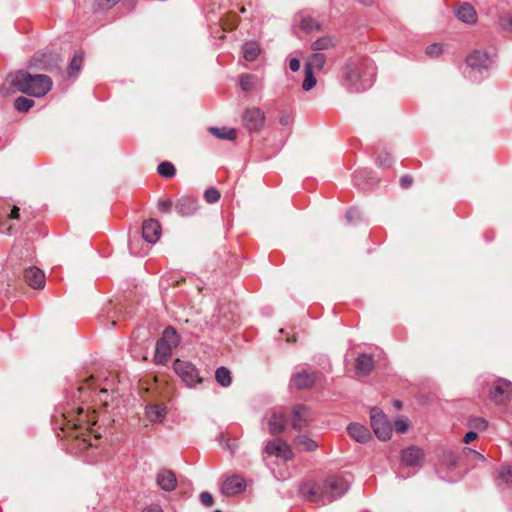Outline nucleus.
Listing matches in <instances>:
<instances>
[{
	"label": "nucleus",
	"instance_id": "nucleus-1",
	"mask_svg": "<svg viewBox=\"0 0 512 512\" xmlns=\"http://www.w3.org/2000/svg\"><path fill=\"white\" fill-rule=\"evenodd\" d=\"M82 406L76 408L77 419L70 412H63L59 419L55 417V425L64 432V437L72 438L75 441V447L79 451H85L94 446L92 443V428L96 424L95 411L88 413Z\"/></svg>",
	"mask_w": 512,
	"mask_h": 512
},
{
	"label": "nucleus",
	"instance_id": "nucleus-2",
	"mask_svg": "<svg viewBox=\"0 0 512 512\" xmlns=\"http://www.w3.org/2000/svg\"><path fill=\"white\" fill-rule=\"evenodd\" d=\"M376 67L366 57L350 58L342 69L343 85L356 93L368 89L374 82Z\"/></svg>",
	"mask_w": 512,
	"mask_h": 512
},
{
	"label": "nucleus",
	"instance_id": "nucleus-3",
	"mask_svg": "<svg viewBox=\"0 0 512 512\" xmlns=\"http://www.w3.org/2000/svg\"><path fill=\"white\" fill-rule=\"evenodd\" d=\"M348 488L349 484L343 477L329 476L321 485H304L301 492L308 501L325 505L343 496Z\"/></svg>",
	"mask_w": 512,
	"mask_h": 512
},
{
	"label": "nucleus",
	"instance_id": "nucleus-4",
	"mask_svg": "<svg viewBox=\"0 0 512 512\" xmlns=\"http://www.w3.org/2000/svg\"><path fill=\"white\" fill-rule=\"evenodd\" d=\"M10 77L13 87L30 96L42 97L52 88V81L47 75H32L26 71H18Z\"/></svg>",
	"mask_w": 512,
	"mask_h": 512
},
{
	"label": "nucleus",
	"instance_id": "nucleus-5",
	"mask_svg": "<svg viewBox=\"0 0 512 512\" xmlns=\"http://www.w3.org/2000/svg\"><path fill=\"white\" fill-rule=\"evenodd\" d=\"M173 370L188 388H195L204 380L200 376L198 368L189 361L176 359L173 363Z\"/></svg>",
	"mask_w": 512,
	"mask_h": 512
},
{
	"label": "nucleus",
	"instance_id": "nucleus-6",
	"mask_svg": "<svg viewBox=\"0 0 512 512\" xmlns=\"http://www.w3.org/2000/svg\"><path fill=\"white\" fill-rule=\"evenodd\" d=\"M370 419L375 435L383 441L390 439L392 426L384 413L378 408H372L370 411Z\"/></svg>",
	"mask_w": 512,
	"mask_h": 512
},
{
	"label": "nucleus",
	"instance_id": "nucleus-7",
	"mask_svg": "<svg viewBox=\"0 0 512 512\" xmlns=\"http://www.w3.org/2000/svg\"><path fill=\"white\" fill-rule=\"evenodd\" d=\"M265 113L258 107L247 108L242 115V123L249 132L261 130L265 124Z\"/></svg>",
	"mask_w": 512,
	"mask_h": 512
},
{
	"label": "nucleus",
	"instance_id": "nucleus-8",
	"mask_svg": "<svg viewBox=\"0 0 512 512\" xmlns=\"http://www.w3.org/2000/svg\"><path fill=\"white\" fill-rule=\"evenodd\" d=\"M60 62V55L53 51L38 52L30 60L31 66L48 71L58 68Z\"/></svg>",
	"mask_w": 512,
	"mask_h": 512
},
{
	"label": "nucleus",
	"instance_id": "nucleus-9",
	"mask_svg": "<svg viewBox=\"0 0 512 512\" xmlns=\"http://www.w3.org/2000/svg\"><path fill=\"white\" fill-rule=\"evenodd\" d=\"M491 400L496 404L512 403V382L506 379H498L490 393Z\"/></svg>",
	"mask_w": 512,
	"mask_h": 512
},
{
	"label": "nucleus",
	"instance_id": "nucleus-10",
	"mask_svg": "<svg viewBox=\"0 0 512 512\" xmlns=\"http://www.w3.org/2000/svg\"><path fill=\"white\" fill-rule=\"evenodd\" d=\"M264 451L268 455L275 456L284 461L291 460L294 456L291 447L288 445V443L281 439H273L271 441H268Z\"/></svg>",
	"mask_w": 512,
	"mask_h": 512
},
{
	"label": "nucleus",
	"instance_id": "nucleus-11",
	"mask_svg": "<svg viewBox=\"0 0 512 512\" xmlns=\"http://www.w3.org/2000/svg\"><path fill=\"white\" fill-rule=\"evenodd\" d=\"M245 488V479L240 475H232L223 481L221 485V492L226 496H235L242 493Z\"/></svg>",
	"mask_w": 512,
	"mask_h": 512
},
{
	"label": "nucleus",
	"instance_id": "nucleus-12",
	"mask_svg": "<svg viewBox=\"0 0 512 512\" xmlns=\"http://www.w3.org/2000/svg\"><path fill=\"white\" fill-rule=\"evenodd\" d=\"M318 379V373L314 371L303 370L297 372L292 377V385L297 390H308L314 387Z\"/></svg>",
	"mask_w": 512,
	"mask_h": 512
},
{
	"label": "nucleus",
	"instance_id": "nucleus-13",
	"mask_svg": "<svg viewBox=\"0 0 512 512\" xmlns=\"http://www.w3.org/2000/svg\"><path fill=\"white\" fill-rule=\"evenodd\" d=\"M312 421L310 410L302 404L294 406L292 410V427L301 430L309 426Z\"/></svg>",
	"mask_w": 512,
	"mask_h": 512
},
{
	"label": "nucleus",
	"instance_id": "nucleus-14",
	"mask_svg": "<svg viewBox=\"0 0 512 512\" xmlns=\"http://www.w3.org/2000/svg\"><path fill=\"white\" fill-rule=\"evenodd\" d=\"M294 24L303 32H314L323 29V25L306 12H299L294 17Z\"/></svg>",
	"mask_w": 512,
	"mask_h": 512
},
{
	"label": "nucleus",
	"instance_id": "nucleus-15",
	"mask_svg": "<svg viewBox=\"0 0 512 512\" xmlns=\"http://www.w3.org/2000/svg\"><path fill=\"white\" fill-rule=\"evenodd\" d=\"M93 377H90L85 381L83 385H81L78 388V399L82 402L85 401L86 396L88 398L91 397L92 394H95L99 401L103 403V405H107V396H108V390L105 387L100 388V390L96 393L94 387L92 386Z\"/></svg>",
	"mask_w": 512,
	"mask_h": 512
},
{
	"label": "nucleus",
	"instance_id": "nucleus-16",
	"mask_svg": "<svg viewBox=\"0 0 512 512\" xmlns=\"http://www.w3.org/2000/svg\"><path fill=\"white\" fill-rule=\"evenodd\" d=\"M424 457V451L417 446L407 447L401 453V461L407 466H421Z\"/></svg>",
	"mask_w": 512,
	"mask_h": 512
},
{
	"label": "nucleus",
	"instance_id": "nucleus-17",
	"mask_svg": "<svg viewBox=\"0 0 512 512\" xmlns=\"http://www.w3.org/2000/svg\"><path fill=\"white\" fill-rule=\"evenodd\" d=\"M25 282L33 289H43L45 286V274L37 267H28L23 274Z\"/></svg>",
	"mask_w": 512,
	"mask_h": 512
},
{
	"label": "nucleus",
	"instance_id": "nucleus-18",
	"mask_svg": "<svg viewBox=\"0 0 512 512\" xmlns=\"http://www.w3.org/2000/svg\"><path fill=\"white\" fill-rule=\"evenodd\" d=\"M158 486L167 492L173 491L177 486V478L175 473L169 469H161L156 476Z\"/></svg>",
	"mask_w": 512,
	"mask_h": 512
},
{
	"label": "nucleus",
	"instance_id": "nucleus-19",
	"mask_svg": "<svg viewBox=\"0 0 512 512\" xmlns=\"http://www.w3.org/2000/svg\"><path fill=\"white\" fill-rule=\"evenodd\" d=\"M468 66L472 69H487L491 64V58L488 54L481 50H475L466 58Z\"/></svg>",
	"mask_w": 512,
	"mask_h": 512
},
{
	"label": "nucleus",
	"instance_id": "nucleus-20",
	"mask_svg": "<svg viewBox=\"0 0 512 512\" xmlns=\"http://www.w3.org/2000/svg\"><path fill=\"white\" fill-rule=\"evenodd\" d=\"M161 235L160 223L155 219L146 220L142 226V236L149 243H155Z\"/></svg>",
	"mask_w": 512,
	"mask_h": 512
},
{
	"label": "nucleus",
	"instance_id": "nucleus-21",
	"mask_svg": "<svg viewBox=\"0 0 512 512\" xmlns=\"http://www.w3.org/2000/svg\"><path fill=\"white\" fill-rule=\"evenodd\" d=\"M175 209L183 217L192 216L198 209L197 201L192 197L183 196L177 200Z\"/></svg>",
	"mask_w": 512,
	"mask_h": 512
},
{
	"label": "nucleus",
	"instance_id": "nucleus-22",
	"mask_svg": "<svg viewBox=\"0 0 512 512\" xmlns=\"http://www.w3.org/2000/svg\"><path fill=\"white\" fill-rule=\"evenodd\" d=\"M374 368V360L371 355L361 354L357 357L355 371L358 376H367Z\"/></svg>",
	"mask_w": 512,
	"mask_h": 512
},
{
	"label": "nucleus",
	"instance_id": "nucleus-23",
	"mask_svg": "<svg viewBox=\"0 0 512 512\" xmlns=\"http://www.w3.org/2000/svg\"><path fill=\"white\" fill-rule=\"evenodd\" d=\"M167 414L163 404H148L145 408V416L150 423L161 422Z\"/></svg>",
	"mask_w": 512,
	"mask_h": 512
},
{
	"label": "nucleus",
	"instance_id": "nucleus-24",
	"mask_svg": "<svg viewBox=\"0 0 512 512\" xmlns=\"http://www.w3.org/2000/svg\"><path fill=\"white\" fill-rule=\"evenodd\" d=\"M348 434L359 443H366L370 440L369 430L360 424L352 423L347 427Z\"/></svg>",
	"mask_w": 512,
	"mask_h": 512
},
{
	"label": "nucleus",
	"instance_id": "nucleus-25",
	"mask_svg": "<svg viewBox=\"0 0 512 512\" xmlns=\"http://www.w3.org/2000/svg\"><path fill=\"white\" fill-rule=\"evenodd\" d=\"M456 17L467 24L474 23L477 15L474 7L469 3L461 4L455 12Z\"/></svg>",
	"mask_w": 512,
	"mask_h": 512
},
{
	"label": "nucleus",
	"instance_id": "nucleus-26",
	"mask_svg": "<svg viewBox=\"0 0 512 512\" xmlns=\"http://www.w3.org/2000/svg\"><path fill=\"white\" fill-rule=\"evenodd\" d=\"M286 425V418L281 412H274L268 420L269 432L273 435L281 433Z\"/></svg>",
	"mask_w": 512,
	"mask_h": 512
},
{
	"label": "nucleus",
	"instance_id": "nucleus-27",
	"mask_svg": "<svg viewBox=\"0 0 512 512\" xmlns=\"http://www.w3.org/2000/svg\"><path fill=\"white\" fill-rule=\"evenodd\" d=\"M338 40L331 34H325L312 42L314 51L328 50L336 46Z\"/></svg>",
	"mask_w": 512,
	"mask_h": 512
},
{
	"label": "nucleus",
	"instance_id": "nucleus-28",
	"mask_svg": "<svg viewBox=\"0 0 512 512\" xmlns=\"http://www.w3.org/2000/svg\"><path fill=\"white\" fill-rule=\"evenodd\" d=\"M172 347L157 341L154 360L157 364L165 365L172 354Z\"/></svg>",
	"mask_w": 512,
	"mask_h": 512
},
{
	"label": "nucleus",
	"instance_id": "nucleus-29",
	"mask_svg": "<svg viewBox=\"0 0 512 512\" xmlns=\"http://www.w3.org/2000/svg\"><path fill=\"white\" fill-rule=\"evenodd\" d=\"M239 84L241 89L246 92L256 90L262 87L261 83L258 81L256 76L252 74L241 75L239 79Z\"/></svg>",
	"mask_w": 512,
	"mask_h": 512
},
{
	"label": "nucleus",
	"instance_id": "nucleus-30",
	"mask_svg": "<svg viewBox=\"0 0 512 512\" xmlns=\"http://www.w3.org/2000/svg\"><path fill=\"white\" fill-rule=\"evenodd\" d=\"M326 63V56L322 53H314L312 54L307 62L305 63V68H309L313 71H320L323 69L324 65Z\"/></svg>",
	"mask_w": 512,
	"mask_h": 512
},
{
	"label": "nucleus",
	"instance_id": "nucleus-31",
	"mask_svg": "<svg viewBox=\"0 0 512 512\" xmlns=\"http://www.w3.org/2000/svg\"><path fill=\"white\" fill-rule=\"evenodd\" d=\"M209 132L213 134L215 137L219 139H225V140H235L236 139V130L234 128H227V127H210Z\"/></svg>",
	"mask_w": 512,
	"mask_h": 512
},
{
	"label": "nucleus",
	"instance_id": "nucleus-32",
	"mask_svg": "<svg viewBox=\"0 0 512 512\" xmlns=\"http://www.w3.org/2000/svg\"><path fill=\"white\" fill-rule=\"evenodd\" d=\"M260 52V46L256 42H247L243 46V57L247 61H254Z\"/></svg>",
	"mask_w": 512,
	"mask_h": 512
},
{
	"label": "nucleus",
	"instance_id": "nucleus-33",
	"mask_svg": "<svg viewBox=\"0 0 512 512\" xmlns=\"http://www.w3.org/2000/svg\"><path fill=\"white\" fill-rule=\"evenodd\" d=\"M84 61V53L82 51H77L73 55L71 62L68 67L69 76L75 77L79 73L82 63Z\"/></svg>",
	"mask_w": 512,
	"mask_h": 512
},
{
	"label": "nucleus",
	"instance_id": "nucleus-34",
	"mask_svg": "<svg viewBox=\"0 0 512 512\" xmlns=\"http://www.w3.org/2000/svg\"><path fill=\"white\" fill-rule=\"evenodd\" d=\"M158 341L172 348L176 347L178 345V335L176 330L172 327L166 328L162 337Z\"/></svg>",
	"mask_w": 512,
	"mask_h": 512
},
{
	"label": "nucleus",
	"instance_id": "nucleus-35",
	"mask_svg": "<svg viewBox=\"0 0 512 512\" xmlns=\"http://www.w3.org/2000/svg\"><path fill=\"white\" fill-rule=\"evenodd\" d=\"M296 442L298 446H300L302 450L306 452L315 451L319 447L318 443L315 440L309 438L306 435L298 436Z\"/></svg>",
	"mask_w": 512,
	"mask_h": 512
},
{
	"label": "nucleus",
	"instance_id": "nucleus-36",
	"mask_svg": "<svg viewBox=\"0 0 512 512\" xmlns=\"http://www.w3.org/2000/svg\"><path fill=\"white\" fill-rule=\"evenodd\" d=\"M216 381L223 387L231 384V373L226 367H219L215 372Z\"/></svg>",
	"mask_w": 512,
	"mask_h": 512
},
{
	"label": "nucleus",
	"instance_id": "nucleus-37",
	"mask_svg": "<svg viewBox=\"0 0 512 512\" xmlns=\"http://www.w3.org/2000/svg\"><path fill=\"white\" fill-rule=\"evenodd\" d=\"M157 172L165 178H171L175 175L176 169L171 162H161L157 167Z\"/></svg>",
	"mask_w": 512,
	"mask_h": 512
},
{
	"label": "nucleus",
	"instance_id": "nucleus-38",
	"mask_svg": "<svg viewBox=\"0 0 512 512\" xmlns=\"http://www.w3.org/2000/svg\"><path fill=\"white\" fill-rule=\"evenodd\" d=\"M33 104V100L23 96L16 98L14 101L15 109L20 112H27L33 106Z\"/></svg>",
	"mask_w": 512,
	"mask_h": 512
},
{
	"label": "nucleus",
	"instance_id": "nucleus-39",
	"mask_svg": "<svg viewBox=\"0 0 512 512\" xmlns=\"http://www.w3.org/2000/svg\"><path fill=\"white\" fill-rule=\"evenodd\" d=\"M304 72H305V78H304V81L302 83V88L305 90V91H309L311 90L315 85H316V78L314 76V71L313 70H310L309 68H305L304 67Z\"/></svg>",
	"mask_w": 512,
	"mask_h": 512
},
{
	"label": "nucleus",
	"instance_id": "nucleus-40",
	"mask_svg": "<svg viewBox=\"0 0 512 512\" xmlns=\"http://www.w3.org/2000/svg\"><path fill=\"white\" fill-rule=\"evenodd\" d=\"M499 478L512 488V465L503 466L498 470Z\"/></svg>",
	"mask_w": 512,
	"mask_h": 512
},
{
	"label": "nucleus",
	"instance_id": "nucleus-41",
	"mask_svg": "<svg viewBox=\"0 0 512 512\" xmlns=\"http://www.w3.org/2000/svg\"><path fill=\"white\" fill-rule=\"evenodd\" d=\"M218 21L222 25V32H228L229 30H233L236 28V26L234 24L235 19L233 16L226 15V19L224 20V14H222L219 17Z\"/></svg>",
	"mask_w": 512,
	"mask_h": 512
},
{
	"label": "nucleus",
	"instance_id": "nucleus-42",
	"mask_svg": "<svg viewBox=\"0 0 512 512\" xmlns=\"http://www.w3.org/2000/svg\"><path fill=\"white\" fill-rule=\"evenodd\" d=\"M220 197H221V194H220L219 190H217L214 187L208 188L204 192V198H205L206 202H208L210 204L218 202Z\"/></svg>",
	"mask_w": 512,
	"mask_h": 512
},
{
	"label": "nucleus",
	"instance_id": "nucleus-43",
	"mask_svg": "<svg viewBox=\"0 0 512 512\" xmlns=\"http://www.w3.org/2000/svg\"><path fill=\"white\" fill-rule=\"evenodd\" d=\"M444 50V46L441 43H433L426 48V54L430 57H439Z\"/></svg>",
	"mask_w": 512,
	"mask_h": 512
},
{
	"label": "nucleus",
	"instance_id": "nucleus-44",
	"mask_svg": "<svg viewBox=\"0 0 512 512\" xmlns=\"http://www.w3.org/2000/svg\"><path fill=\"white\" fill-rule=\"evenodd\" d=\"M119 2L120 0H95V5L100 10H109Z\"/></svg>",
	"mask_w": 512,
	"mask_h": 512
},
{
	"label": "nucleus",
	"instance_id": "nucleus-45",
	"mask_svg": "<svg viewBox=\"0 0 512 512\" xmlns=\"http://www.w3.org/2000/svg\"><path fill=\"white\" fill-rule=\"evenodd\" d=\"M487 425H488L487 421L485 419H483V418H480V417L472 418L469 421V426L474 428V429H478V430L486 429Z\"/></svg>",
	"mask_w": 512,
	"mask_h": 512
},
{
	"label": "nucleus",
	"instance_id": "nucleus-46",
	"mask_svg": "<svg viewBox=\"0 0 512 512\" xmlns=\"http://www.w3.org/2000/svg\"><path fill=\"white\" fill-rule=\"evenodd\" d=\"M173 203L169 199H161L158 201L157 207L162 213H169L172 209Z\"/></svg>",
	"mask_w": 512,
	"mask_h": 512
},
{
	"label": "nucleus",
	"instance_id": "nucleus-47",
	"mask_svg": "<svg viewBox=\"0 0 512 512\" xmlns=\"http://www.w3.org/2000/svg\"><path fill=\"white\" fill-rule=\"evenodd\" d=\"M200 501L204 506L210 507L213 505V496L209 492H202L200 494Z\"/></svg>",
	"mask_w": 512,
	"mask_h": 512
},
{
	"label": "nucleus",
	"instance_id": "nucleus-48",
	"mask_svg": "<svg viewBox=\"0 0 512 512\" xmlns=\"http://www.w3.org/2000/svg\"><path fill=\"white\" fill-rule=\"evenodd\" d=\"M413 184V177L409 174H405L400 178V186L403 189H408Z\"/></svg>",
	"mask_w": 512,
	"mask_h": 512
},
{
	"label": "nucleus",
	"instance_id": "nucleus-49",
	"mask_svg": "<svg viewBox=\"0 0 512 512\" xmlns=\"http://www.w3.org/2000/svg\"><path fill=\"white\" fill-rule=\"evenodd\" d=\"M377 162L381 167H388L391 164V157L389 154L380 155L377 158Z\"/></svg>",
	"mask_w": 512,
	"mask_h": 512
},
{
	"label": "nucleus",
	"instance_id": "nucleus-50",
	"mask_svg": "<svg viewBox=\"0 0 512 512\" xmlns=\"http://www.w3.org/2000/svg\"><path fill=\"white\" fill-rule=\"evenodd\" d=\"M395 429L399 433H404L408 429V424H407V422L405 420L398 419V420L395 421Z\"/></svg>",
	"mask_w": 512,
	"mask_h": 512
},
{
	"label": "nucleus",
	"instance_id": "nucleus-51",
	"mask_svg": "<svg viewBox=\"0 0 512 512\" xmlns=\"http://www.w3.org/2000/svg\"><path fill=\"white\" fill-rule=\"evenodd\" d=\"M119 3L128 11H131L136 7L137 0H120Z\"/></svg>",
	"mask_w": 512,
	"mask_h": 512
},
{
	"label": "nucleus",
	"instance_id": "nucleus-52",
	"mask_svg": "<svg viewBox=\"0 0 512 512\" xmlns=\"http://www.w3.org/2000/svg\"><path fill=\"white\" fill-rule=\"evenodd\" d=\"M291 71L297 72L300 69V61L297 58H292L289 62Z\"/></svg>",
	"mask_w": 512,
	"mask_h": 512
},
{
	"label": "nucleus",
	"instance_id": "nucleus-53",
	"mask_svg": "<svg viewBox=\"0 0 512 512\" xmlns=\"http://www.w3.org/2000/svg\"><path fill=\"white\" fill-rule=\"evenodd\" d=\"M477 436H478V435H477V433H476V432H474V431H469V432H467V433L465 434L463 441H464L465 443H470V442L474 441V440L477 438Z\"/></svg>",
	"mask_w": 512,
	"mask_h": 512
},
{
	"label": "nucleus",
	"instance_id": "nucleus-54",
	"mask_svg": "<svg viewBox=\"0 0 512 512\" xmlns=\"http://www.w3.org/2000/svg\"><path fill=\"white\" fill-rule=\"evenodd\" d=\"M143 512H163L162 508L157 504H152L146 507Z\"/></svg>",
	"mask_w": 512,
	"mask_h": 512
},
{
	"label": "nucleus",
	"instance_id": "nucleus-55",
	"mask_svg": "<svg viewBox=\"0 0 512 512\" xmlns=\"http://www.w3.org/2000/svg\"><path fill=\"white\" fill-rule=\"evenodd\" d=\"M357 214H358V211L356 209H350L346 213V218L349 222H352L353 218H355V216H357Z\"/></svg>",
	"mask_w": 512,
	"mask_h": 512
},
{
	"label": "nucleus",
	"instance_id": "nucleus-56",
	"mask_svg": "<svg viewBox=\"0 0 512 512\" xmlns=\"http://www.w3.org/2000/svg\"><path fill=\"white\" fill-rule=\"evenodd\" d=\"M19 217V208L17 206H13L11 212L9 214V218L17 219Z\"/></svg>",
	"mask_w": 512,
	"mask_h": 512
},
{
	"label": "nucleus",
	"instance_id": "nucleus-57",
	"mask_svg": "<svg viewBox=\"0 0 512 512\" xmlns=\"http://www.w3.org/2000/svg\"><path fill=\"white\" fill-rule=\"evenodd\" d=\"M447 456L449 457L450 464H451L452 466H455V465H456V463H457V457H456V455H455L454 453H452V452H449V453L447 454Z\"/></svg>",
	"mask_w": 512,
	"mask_h": 512
},
{
	"label": "nucleus",
	"instance_id": "nucleus-58",
	"mask_svg": "<svg viewBox=\"0 0 512 512\" xmlns=\"http://www.w3.org/2000/svg\"><path fill=\"white\" fill-rule=\"evenodd\" d=\"M358 1L365 6H371L374 2V0H358Z\"/></svg>",
	"mask_w": 512,
	"mask_h": 512
},
{
	"label": "nucleus",
	"instance_id": "nucleus-59",
	"mask_svg": "<svg viewBox=\"0 0 512 512\" xmlns=\"http://www.w3.org/2000/svg\"><path fill=\"white\" fill-rule=\"evenodd\" d=\"M394 406L396 409H401L402 403L399 400L394 401Z\"/></svg>",
	"mask_w": 512,
	"mask_h": 512
},
{
	"label": "nucleus",
	"instance_id": "nucleus-60",
	"mask_svg": "<svg viewBox=\"0 0 512 512\" xmlns=\"http://www.w3.org/2000/svg\"><path fill=\"white\" fill-rule=\"evenodd\" d=\"M280 123H281L282 125H286V124L288 123V121H287V119H285V118H281V119H280Z\"/></svg>",
	"mask_w": 512,
	"mask_h": 512
},
{
	"label": "nucleus",
	"instance_id": "nucleus-61",
	"mask_svg": "<svg viewBox=\"0 0 512 512\" xmlns=\"http://www.w3.org/2000/svg\"><path fill=\"white\" fill-rule=\"evenodd\" d=\"M93 436H94V439H95V440H97V439H99V438H100V434H98V433H94V434H93Z\"/></svg>",
	"mask_w": 512,
	"mask_h": 512
},
{
	"label": "nucleus",
	"instance_id": "nucleus-62",
	"mask_svg": "<svg viewBox=\"0 0 512 512\" xmlns=\"http://www.w3.org/2000/svg\"><path fill=\"white\" fill-rule=\"evenodd\" d=\"M240 12L241 13H245L246 12V8L244 6H242L241 8H239Z\"/></svg>",
	"mask_w": 512,
	"mask_h": 512
},
{
	"label": "nucleus",
	"instance_id": "nucleus-63",
	"mask_svg": "<svg viewBox=\"0 0 512 512\" xmlns=\"http://www.w3.org/2000/svg\"><path fill=\"white\" fill-rule=\"evenodd\" d=\"M510 446L512 447V441L510 442Z\"/></svg>",
	"mask_w": 512,
	"mask_h": 512
},
{
	"label": "nucleus",
	"instance_id": "nucleus-64",
	"mask_svg": "<svg viewBox=\"0 0 512 512\" xmlns=\"http://www.w3.org/2000/svg\"><path fill=\"white\" fill-rule=\"evenodd\" d=\"M216 512H220V511H216Z\"/></svg>",
	"mask_w": 512,
	"mask_h": 512
}]
</instances>
